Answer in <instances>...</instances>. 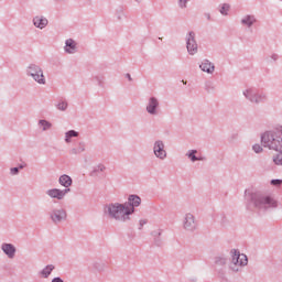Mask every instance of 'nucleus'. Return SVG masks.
I'll list each match as a JSON object with an SVG mask.
<instances>
[{
    "mask_svg": "<svg viewBox=\"0 0 282 282\" xmlns=\"http://www.w3.org/2000/svg\"><path fill=\"white\" fill-rule=\"evenodd\" d=\"M106 213L113 219H126L127 215L133 213V207H124L122 204H110L106 207Z\"/></svg>",
    "mask_w": 282,
    "mask_h": 282,
    "instance_id": "1",
    "label": "nucleus"
},
{
    "mask_svg": "<svg viewBox=\"0 0 282 282\" xmlns=\"http://www.w3.org/2000/svg\"><path fill=\"white\" fill-rule=\"evenodd\" d=\"M262 144L273 151H282V138L272 132H267L262 135Z\"/></svg>",
    "mask_w": 282,
    "mask_h": 282,
    "instance_id": "2",
    "label": "nucleus"
},
{
    "mask_svg": "<svg viewBox=\"0 0 282 282\" xmlns=\"http://www.w3.org/2000/svg\"><path fill=\"white\" fill-rule=\"evenodd\" d=\"M29 69V73L31 74L32 78L36 80V83H39L40 85H45V76H43V70H41L39 66L31 65Z\"/></svg>",
    "mask_w": 282,
    "mask_h": 282,
    "instance_id": "3",
    "label": "nucleus"
},
{
    "mask_svg": "<svg viewBox=\"0 0 282 282\" xmlns=\"http://www.w3.org/2000/svg\"><path fill=\"white\" fill-rule=\"evenodd\" d=\"M256 206L258 208H274L276 207V200L269 196L260 197L256 200Z\"/></svg>",
    "mask_w": 282,
    "mask_h": 282,
    "instance_id": "4",
    "label": "nucleus"
},
{
    "mask_svg": "<svg viewBox=\"0 0 282 282\" xmlns=\"http://www.w3.org/2000/svg\"><path fill=\"white\" fill-rule=\"evenodd\" d=\"M232 253V264L234 265H248V257L246 254L239 253L237 250H231Z\"/></svg>",
    "mask_w": 282,
    "mask_h": 282,
    "instance_id": "5",
    "label": "nucleus"
},
{
    "mask_svg": "<svg viewBox=\"0 0 282 282\" xmlns=\"http://www.w3.org/2000/svg\"><path fill=\"white\" fill-rule=\"evenodd\" d=\"M187 51L189 54H197V43L195 42V33L191 32L187 39Z\"/></svg>",
    "mask_w": 282,
    "mask_h": 282,
    "instance_id": "6",
    "label": "nucleus"
},
{
    "mask_svg": "<svg viewBox=\"0 0 282 282\" xmlns=\"http://www.w3.org/2000/svg\"><path fill=\"white\" fill-rule=\"evenodd\" d=\"M154 154L156 155V158H160L161 160H164V158H166V151H164V143L158 141L154 144Z\"/></svg>",
    "mask_w": 282,
    "mask_h": 282,
    "instance_id": "7",
    "label": "nucleus"
},
{
    "mask_svg": "<svg viewBox=\"0 0 282 282\" xmlns=\"http://www.w3.org/2000/svg\"><path fill=\"white\" fill-rule=\"evenodd\" d=\"M69 193V189L61 191V189H50L47 192V195L50 197H53L55 199H63L65 197V194Z\"/></svg>",
    "mask_w": 282,
    "mask_h": 282,
    "instance_id": "8",
    "label": "nucleus"
},
{
    "mask_svg": "<svg viewBox=\"0 0 282 282\" xmlns=\"http://www.w3.org/2000/svg\"><path fill=\"white\" fill-rule=\"evenodd\" d=\"M2 250L4 253L9 256L10 259H12L14 257V252H17L14 246L10 243L2 245Z\"/></svg>",
    "mask_w": 282,
    "mask_h": 282,
    "instance_id": "9",
    "label": "nucleus"
},
{
    "mask_svg": "<svg viewBox=\"0 0 282 282\" xmlns=\"http://www.w3.org/2000/svg\"><path fill=\"white\" fill-rule=\"evenodd\" d=\"M200 69L203 72H206L207 74H213L215 72V66L212 65L210 62L208 61H204L202 64H200Z\"/></svg>",
    "mask_w": 282,
    "mask_h": 282,
    "instance_id": "10",
    "label": "nucleus"
},
{
    "mask_svg": "<svg viewBox=\"0 0 282 282\" xmlns=\"http://www.w3.org/2000/svg\"><path fill=\"white\" fill-rule=\"evenodd\" d=\"M33 23H34L35 28H40V30H43V28H45V25H47V19L36 17L33 19Z\"/></svg>",
    "mask_w": 282,
    "mask_h": 282,
    "instance_id": "11",
    "label": "nucleus"
},
{
    "mask_svg": "<svg viewBox=\"0 0 282 282\" xmlns=\"http://www.w3.org/2000/svg\"><path fill=\"white\" fill-rule=\"evenodd\" d=\"M65 217H67V214L65 213V210H55L52 215L53 221H63Z\"/></svg>",
    "mask_w": 282,
    "mask_h": 282,
    "instance_id": "12",
    "label": "nucleus"
},
{
    "mask_svg": "<svg viewBox=\"0 0 282 282\" xmlns=\"http://www.w3.org/2000/svg\"><path fill=\"white\" fill-rule=\"evenodd\" d=\"M65 52H67V54H74V52H76V42L74 40L66 41Z\"/></svg>",
    "mask_w": 282,
    "mask_h": 282,
    "instance_id": "13",
    "label": "nucleus"
},
{
    "mask_svg": "<svg viewBox=\"0 0 282 282\" xmlns=\"http://www.w3.org/2000/svg\"><path fill=\"white\" fill-rule=\"evenodd\" d=\"M141 203H142V199L139 196L131 195L129 197V204L132 207H128V208H135V207L140 206Z\"/></svg>",
    "mask_w": 282,
    "mask_h": 282,
    "instance_id": "14",
    "label": "nucleus"
},
{
    "mask_svg": "<svg viewBox=\"0 0 282 282\" xmlns=\"http://www.w3.org/2000/svg\"><path fill=\"white\" fill-rule=\"evenodd\" d=\"M158 105H159L158 104V99L151 98L150 102H149V105L147 107L148 113H155V109L158 108Z\"/></svg>",
    "mask_w": 282,
    "mask_h": 282,
    "instance_id": "15",
    "label": "nucleus"
},
{
    "mask_svg": "<svg viewBox=\"0 0 282 282\" xmlns=\"http://www.w3.org/2000/svg\"><path fill=\"white\" fill-rule=\"evenodd\" d=\"M59 184L62 186H65V188H69V186H72V177H69L68 175H62L59 177Z\"/></svg>",
    "mask_w": 282,
    "mask_h": 282,
    "instance_id": "16",
    "label": "nucleus"
},
{
    "mask_svg": "<svg viewBox=\"0 0 282 282\" xmlns=\"http://www.w3.org/2000/svg\"><path fill=\"white\" fill-rule=\"evenodd\" d=\"M273 162L278 166H282V151H278V154L273 156Z\"/></svg>",
    "mask_w": 282,
    "mask_h": 282,
    "instance_id": "17",
    "label": "nucleus"
},
{
    "mask_svg": "<svg viewBox=\"0 0 282 282\" xmlns=\"http://www.w3.org/2000/svg\"><path fill=\"white\" fill-rule=\"evenodd\" d=\"M52 270H54V265H48V267H46V268L42 271L43 276H45V278L50 276V274H52Z\"/></svg>",
    "mask_w": 282,
    "mask_h": 282,
    "instance_id": "18",
    "label": "nucleus"
},
{
    "mask_svg": "<svg viewBox=\"0 0 282 282\" xmlns=\"http://www.w3.org/2000/svg\"><path fill=\"white\" fill-rule=\"evenodd\" d=\"M76 137H78V132H76V131H74V130H70V131H68V132L66 133V139H65V141H66V142H69V138H76Z\"/></svg>",
    "mask_w": 282,
    "mask_h": 282,
    "instance_id": "19",
    "label": "nucleus"
},
{
    "mask_svg": "<svg viewBox=\"0 0 282 282\" xmlns=\"http://www.w3.org/2000/svg\"><path fill=\"white\" fill-rule=\"evenodd\" d=\"M242 23L245 25H252V23H254V18L253 17H247L242 20Z\"/></svg>",
    "mask_w": 282,
    "mask_h": 282,
    "instance_id": "20",
    "label": "nucleus"
},
{
    "mask_svg": "<svg viewBox=\"0 0 282 282\" xmlns=\"http://www.w3.org/2000/svg\"><path fill=\"white\" fill-rule=\"evenodd\" d=\"M40 126L42 127L43 131H45V130L50 129V127H52V124L45 120H41Z\"/></svg>",
    "mask_w": 282,
    "mask_h": 282,
    "instance_id": "21",
    "label": "nucleus"
},
{
    "mask_svg": "<svg viewBox=\"0 0 282 282\" xmlns=\"http://www.w3.org/2000/svg\"><path fill=\"white\" fill-rule=\"evenodd\" d=\"M228 10H230V6L228 4H223L221 9H220V14H228Z\"/></svg>",
    "mask_w": 282,
    "mask_h": 282,
    "instance_id": "22",
    "label": "nucleus"
},
{
    "mask_svg": "<svg viewBox=\"0 0 282 282\" xmlns=\"http://www.w3.org/2000/svg\"><path fill=\"white\" fill-rule=\"evenodd\" d=\"M57 108L61 110V111H65L67 109V102H61L58 104Z\"/></svg>",
    "mask_w": 282,
    "mask_h": 282,
    "instance_id": "23",
    "label": "nucleus"
},
{
    "mask_svg": "<svg viewBox=\"0 0 282 282\" xmlns=\"http://www.w3.org/2000/svg\"><path fill=\"white\" fill-rule=\"evenodd\" d=\"M253 151H254L256 153H261V152L263 151V149L261 148V145L256 144V145H253Z\"/></svg>",
    "mask_w": 282,
    "mask_h": 282,
    "instance_id": "24",
    "label": "nucleus"
},
{
    "mask_svg": "<svg viewBox=\"0 0 282 282\" xmlns=\"http://www.w3.org/2000/svg\"><path fill=\"white\" fill-rule=\"evenodd\" d=\"M271 184H272V186H281L282 180H272Z\"/></svg>",
    "mask_w": 282,
    "mask_h": 282,
    "instance_id": "25",
    "label": "nucleus"
},
{
    "mask_svg": "<svg viewBox=\"0 0 282 282\" xmlns=\"http://www.w3.org/2000/svg\"><path fill=\"white\" fill-rule=\"evenodd\" d=\"M195 153H197V151H193V152L189 154V158H191L192 162H197V160H199V159H197V156H195Z\"/></svg>",
    "mask_w": 282,
    "mask_h": 282,
    "instance_id": "26",
    "label": "nucleus"
},
{
    "mask_svg": "<svg viewBox=\"0 0 282 282\" xmlns=\"http://www.w3.org/2000/svg\"><path fill=\"white\" fill-rule=\"evenodd\" d=\"M191 223H193V217H188V219L185 223V228H189L191 227Z\"/></svg>",
    "mask_w": 282,
    "mask_h": 282,
    "instance_id": "27",
    "label": "nucleus"
},
{
    "mask_svg": "<svg viewBox=\"0 0 282 282\" xmlns=\"http://www.w3.org/2000/svg\"><path fill=\"white\" fill-rule=\"evenodd\" d=\"M11 173H12L13 175H17V173H19V167H13V169H11Z\"/></svg>",
    "mask_w": 282,
    "mask_h": 282,
    "instance_id": "28",
    "label": "nucleus"
},
{
    "mask_svg": "<svg viewBox=\"0 0 282 282\" xmlns=\"http://www.w3.org/2000/svg\"><path fill=\"white\" fill-rule=\"evenodd\" d=\"M181 8H186V0H180Z\"/></svg>",
    "mask_w": 282,
    "mask_h": 282,
    "instance_id": "29",
    "label": "nucleus"
},
{
    "mask_svg": "<svg viewBox=\"0 0 282 282\" xmlns=\"http://www.w3.org/2000/svg\"><path fill=\"white\" fill-rule=\"evenodd\" d=\"M52 282H63V280H61L59 278H55Z\"/></svg>",
    "mask_w": 282,
    "mask_h": 282,
    "instance_id": "30",
    "label": "nucleus"
},
{
    "mask_svg": "<svg viewBox=\"0 0 282 282\" xmlns=\"http://www.w3.org/2000/svg\"><path fill=\"white\" fill-rule=\"evenodd\" d=\"M99 169H100V171H105V166H102V165Z\"/></svg>",
    "mask_w": 282,
    "mask_h": 282,
    "instance_id": "31",
    "label": "nucleus"
},
{
    "mask_svg": "<svg viewBox=\"0 0 282 282\" xmlns=\"http://www.w3.org/2000/svg\"><path fill=\"white\" fill-rule=\"evenodd\" d=\"M127 77L129 78V80H131V75L128 74Z\"/></svg>",
    "mask_w": 282,
    "mask_h": 282,
    "instance_id": "32",
    "label": "nucleus"
}]
</instances>
